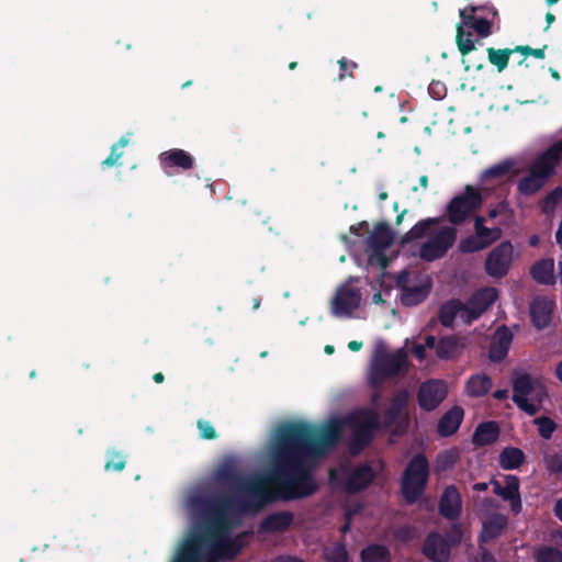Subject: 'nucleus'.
<instances>
[{"mask_svg":"<svg viewBox=\"0 0 562 562\" xmlns=\"http://www.w3.org/2000/svg\"><path fill=\"white\" fill-rule=\"evenodd\" d=\"M341 437L337 425L317 428L310 423L293 420L276 431L271 450V469L265 476L244 477L233 465L224 464L215 472L220 484L243 494L245 508L259 509L276 499V487L284 501L306 498L318 490L314 476V460L331 450Z\"/></svg>","mask_w":562,"mask_h":562,"instance_id":"nucleus-1","label":"nucleus"},{"mask_svg":"<svg viewBox=\"0 0 562 562\" xmlns=\"http://www.w3.org/2000/svg\"><path fill=\"white\" fill-rule=\"evenodd\" d=\"M232 531H214L207 535H189L177 548V551L184 554V559H192L195 562H218L232 561L243 550L246 532L235 537Z\"/></svg>","mask_w":562,"mask_h":562,"instance_id":"nucleus-2","label":"nucleus"},{"mask_svg":"<svg viewBox=\"0 0 562 562\" xmlns=\"http://www.w3.org/2000/svg\"><path fill=\"white\" fill-rule=\"evenodd\" d=\"M193 504L203 513L204 517L190 535L233 531L235 524L228 514V509L234 504L232 497L195 498Z\"/></svg>","mask_w":562,"mask_h":562,"instance_id":"nucleus-3","label":"nucleus"},{"mask_svg":"<svg viewBox=\"0 0 562 562\" xmlns=\"http://www.w3.org/2000/svg\"><path fill=\"white\" fill-rule=\"evenodd\" d=\"M430 475V467L424 453H416L408 461L401 477V494L404 501L415 504L425 493Z\"/></svg>","mask_w":562,"mask_h":562,"instance_id":"nucleus-4","label":"nucleus"},{"mask_svg":"<svg viewBox=\"0 0 562 562\" xmlns=\"http://www.w3.org/2000/svg\"><path fill=\"white\" fill-rule=\"evenodd\" d=\"M559 162L546 149L538 155L528 168V173L517 182V192L524 196H531L541 191L555 175Z\"/></svg>","mask_w":562,"mask_h":562,"instance_id":"nucleus-5","label":"nucleus"},{"mask_svg":"<svg viewBox=\"0 0 562 562\" xmlns=\"http://www.w3.org/2000/svg\"><path fill=\"white\" fill-rule=\"evenodd\" d=\"M484 198L479 189L471 184L463 192L453 196L446 206V216L450 224L462 225L472 214L481 209Z\"/></svg>","mask_w":562,"mask_h":562,"instance_id":"nucleus-6","label":"nucleus"},{"mask_svg":"<svg viewBox=\"0 0 562 562\" xmlns=\"http://www.w3.org/2000/svg\"><path fill=\"white\" fill-rule=\"evenodd\" d=\"M352 428L351 451H360L373 440L374 431L379 427V416L375 412L363 411L349 419Z\"/></svg>","mask_w":562,"mask_h":562,"instance_id":"nucleus-7","label":"nucleus"},{"mask_svg":"<svg viewBox=\"0 0 562 562\" xmlns=\"http://www.w3.org/2000/svg\"><path fill=\"white\" fill-rule=\"evenodd\" d=\"M540 385V380L532 378L529 373L515 372L512 378L513 402L517 407L529 416H535L539 412L537 404L530 403L528 396Z\"/></svg>","mask_w":562,"mask_h":562,"instance_id":"nucleus-8","label":"nucleus"},{"mask_svg":"<svg viewBox=\"0 0 562 562\" xmlns=\"http://www.w3.org/2000/svg\"><path fill=\"white\" fill-rule=\"evenodd\" d=\"M457 235L458 231L454 226H443L420 246V259L431 262L445 257L448 250L456 243Z\"/></svg>","mask_w":562,"mask_h":562,"instance_id":"nucleus-9","label":"nucleus"},{"mask_svg":"<svg viewBox=\"0 0 562 562\" xmlns=\"http://www.w3.org/2000/svg\"><path fill=\"white\" fill-rule=\"evenodd\" d=\"M452 530L458 537L456 540L437 531L429 532L424 540L423 554L432 562H447L450 558L451 544L457 543L461 538L459 525H454Z\"/></svg>","mask_w":562,"mask_h":562,"instance_id":"nucleus-10","label":"nucleus"},{"mask_svg":"<svg viewBox=\"0 0 562 562\" xmlns=\"http://www.w3.org/2000/svg\"><path fill=\"white\" fill-rule=\"evenodd\" d=\"M448 385L443 380L429 379L419 385L417 402L422 411H435L447 397Z\"/></svg>","mask_w":562,"mask_h":562,"instance_id":"nucleus-11","label":"nucleus"},{"mask_svg":"<svg viewBox=\"0 0 562 562\" xmlns=\"http://www.w3.org/2000/svg\"><path fill=\"white\" fill-rule=\"evenodd\" d=\"M498 291L493 286L476 290L464 303L463 322L471 324L480 318L497 300Z\"/></svg>","mask_w":562,"mask_h":562,"instance_id":"nucleus-12","label":"nucleus"},{"mask_svg":"<svg viewBox=\"0 0 562 562\" xmlns=\"http://www.w3.org/2000/svg\"><path fill=\"white\" fill-rule=\"evenodd\" d=\"M514 248L510 241H502L486 257L485 271L490 277L503 278L510 268Z\"/></svg>","mask_w":562,"mask_h":562,"instance_id":"nucleus-13","label":"nucleus"},{"mask_svg":"<svg viewBox=\"0 0 562 562\" xmlns=\"http://www.w3.org/2000/svg\"><path fill=\"white\" fill-rule=\"evenodd\" d=\"M504 483L502 485L495 477L491 479L490 484L493 486V493L501 497L503 501L508 502L510 510L514 515H518L522 510V502L520 496V480L517 475H504Z\"/></svg>","mask_w":562,"mask_h":562,"instance_id":"nucleus-14","label":"nucleus"},{"mask_svg":"<svg viewBox=\"0 0 562 562\" xmlns=\"http://www.w3.org/2000/svg\"><path fill=\"white\" fill-rule=\"evenodd\" d=\"M407 368V353L404 348L394 352L383 353L375 358L373 373L381 380L396 376Z\"/></svg>","mask_w":562,"mask_h":562,"instance_id":"nucleus-15","label":"nucleus"},{"mask_svg":"<svg viewBox=\"0 0 562 562\" xmlns=\"http://www.w3.org/2000/svg\"><path fill=\"white\" fill-rule=\"evenodd\" d=\"M160 167L166 175L171 176L172 170L188 171L194 167V157L181 148L162 151L158 156Z\"/></svg>","mask_w":562,"mask_h":562,"instance_id":"nucleus-16","label":"nucleus"},{"mask_svg":"<svg viewBox=\"0 0 562 562\" xmlns=\"http://www.w3.org/2000/svg\"><path fill=\"white\" fill-rule=\"evenodd\" d=\"M555 308V302L543 295L533 297L530 303V318L537 329H544L552 319V313Z\"/></svg>","mask_w":562,"mask_h":562,"instance_id":"nucleus-17","label":"nucleus"},{"mask_svg":"<svg viewBox=\"0 0 562 562\" xmlns=\"http://www.w3.org/2000/svg\"><path fill=\"white\" fill-rule=\"evenodd\" d=\"M439 514L448 519L456 520L462 512L461 494L456 485H448L439 499Z\"/></svg>","mask_w":562,"mask_h":562,"instance_id":"nucleus-18","label":"nucleus"},{"mask_svg":"<svg viewBox=\"0 0 562 562\" xmlns=\"http://www.w3.org/2000/svg\"><path fill=\"white\" fill-rule=\"evenodd\" d=\"M361 302V294L358 289L342 286L337 290L333 299V314L350 315L357 310Z\"/></svg>","mask_w":562,"mask_h":562,"instance_id":"nucleus-19","label":"nucleus"},{"mask_svg":"<svg viewBox=\"0 0 562 562\" xmlns=\"http://www.w3.org/2000/svg\"><path fill=\"white\" fill-rule=\"evenodd\" d=\"M376 473L370 464H359L348 474L345 482V490L349 494L359 493L366 490L373 482Z\"/></svg>","mask_w":562,"mask_h":562,"instance_id":"nucleus-20","label":"nucleus"},{"mask_svg":"<svg viewBox=\"0 0 562 562\" xmlns=\"http://www.w3.org/2000/svg\"><path fill=\"white\" fill-rule=\"evenodd\" d=\"M513 338V333L506 325L496 329L488 349L491 361L498 363L507 357Z\"/></svg>","mask_w":562,"mask_h":562,"instance_id":"nucleus-21","label":"nucleus"},{"mask_svg":"<svg viewBox=\"0 0 562 562\" xmlns=\"http://www.w3.org/2000/svg\"><path fill=\"white\" fill-rule=\"evenodd\" d=\"M294 521V515L291 512H276L267 515L259 524L261 533L283 532L288 530Z\"/></svg>","mask_w":562,"mask_h":562,"instance_id":"nucleus-22","label":"nucleus"},{"mask_svg":"<svg viewBox=\"0 0 562 562\" xmlns=\"http://www.w3.org/2000/svg\"><path fill=\"white\" fill-rule=\"evenodd\" d=\"M464 411L461 406H453L448 409L439 419L437 432L441 437H450L456 434L463 420Z\"/></svg>","mask_w":562,"mask_h":562,"instance_id":"nucleus-23","label":"nucleus"},{"mask_svg":"<svg viewBox=\"0 0 562 562\" xmlns=\"http://www.w3.org/2000/svg\"><path fill=\"white\" fill-rule=\"evenodd\" d=\"M394 237L395 234L390 225L385 222H379L367 239L368 249L386 250L392 246Z\"/></svg>","mask_w":562,"mask_h":562,"instance_id":"nucleus-24","label":"nucleus"},{"mask_svg":"<svg viewBox=\"0 0 562 562\" xmlns=\"http://www.w3.org/2000/svg\"><path fill=\"white\" fill-rule=\"evenodd\" d=\"M508 518L503 514H493L484 522L479 536L480 542H488L498 538L507 528Z\"/></svg>","mask_w":562,"mask_h":562,"instance_id":"nucleus-25","label":"nucleus"},{"mask_svg":"<svg viewBox=\"0 0 562 562\" xmlns=\"http://www.w3.org/2000/svg\"><path fill=\"white\" fill-rule=\"evenodd\" d=\"M463 348L461 339L456 335H447L438 340L436 346V357L439 360H452L457 359Z\"/></svg>","mask_w":562,"mask_h":562,"instance_id":"nucleus-26","label":"nucleus"},{"mask_svg":"<svg viewBox=\"0 0 562 562\" xmlns=\"http://www.w3.org/2000/svg\"><path fill=\"white\" fill-rule=\"evenodd\" d=\"M530 276L539 284H554V260L552 258L537 260L530 267Z\"/></svg>","mask_w":562,"mask_h":562,"instance_id":"nucleus-27","label":"nucleus"},{"mask_svg":"<svg viewBox=\"0 0 562 562\" xmlns=\"http://www.w3.org/2000/svg\"><path fill=\"white\" fill-rule=\"evenodd\" d=\"M409 395L406 390L398 391L391 400L389 408L383 413V424L392 426L408 404Z\"/></svg>","mask_w":562,"mask_h":562,"instance_id":"nucleus-28","label":"nucleus"},{"mask_svg":"<svg viewBox=\"0 0 562 562\" xmlns=\"http://www.w3.org/2000/svg\"><path fill=\"white\" fill-rule=\"evenodd\" d=\"M499 437V427L496 422L481 423L473 434L472 441L475 446L483 447L494 443Z\"/></svg>","mask_w":562,"mask_h":562,"instance_id":"nucleus-29","label":"nucleus"},{"mask_svg":"<svg viewBox=\"0 0 562 562\" xmlns=\"http://www.w3.org/2000/svg\"><path fill=\"white\" fill-rule=\"evenodd\" d=\"M464 303L458 299H452L445 302L438 312V318L443 327L450 328L453 325L456 316L460 314L463 319L464 315Z\"/></svg>","mask_w":562,"mask_h":562,"instance_id":"nucleus-30","label":"nucleus"},{"mask_svg":"<svg viewBox=\"0 0 562 562\" xmlns=\"http://www.w3.org/2000/svg\"><path fill=\"white\" fill-rule=\"evenodd\" d=\"M441 217H427L417 222L407 233H405L400 240L402 246H405L413 240L425 237L428 231L440 224Z\"/></svg>","mask_w":562,"mask_h":562,"instance_id":"nucleus-31","label":"nucleus"},{"mask_svg":"<svg viewBox=\"0 0 562 562\" xmlns=\"http://www.w3.org/2000/svg\"><path fill=\"white\" fill-rule=\"evenodd\" d=\"M526 461L524 451L516 447H505L498 457V464L503 470L519 469Z\"/></svg>","mask_w":562,"mask_h":562,"instance_id":"nucleus-32","label":"nucleus"},{"mask_svg":"<svg viewBox=\"0 0 562 562\" xmlns=\"http://www.w3.org/2000/svg\"><path fill=\"white\" fill-rule=\"evenodd\" d=\"M493 386L492 379L485 373L473 374L467 381V393L471 397H482L486 395Z\"/></svg>","mask_w":562,"mask_h":562,"instance_id":"nucleus-33","label":"nucleus"},{"mask_svg":"<svg viewBox=\"0 0 562 562\" xmlns=\"http://www.w3.org/2000/svg\"><path fill=\"white\" fill-rule=\"evenodd\" d=\"M462 24L473 29L480 37H487L492 34V23L486 18L468 14L467 9L460 11Z\"/></svg>","mask_w":562,"mask_h":562,"instance_id":"nucleus-34","label":"nucleus"},{"mask_svg":"<svg viewBox=\"0 0 562 562\" xmlns=\"http://www.w3.org/2000/svg\"><path fill=\"white\" fill-rule=\"evenodd\" d=\"M513 159H505L498 164L484 169L480 176L481 182L496 181L504 179L514 168Z\"/></svg>","mask_w":562,"mask_h":562,"instance_id":"nucleus-35","label":"nucleus"},{"mask_svg":"<svg viewBox=\"0 0 562 562\" xmlns=\"http://www.w3.org/2000/svg\"><path fill=\"white\" fill-rule=\"evenodd\" d=\"M360 558L361 562H391L392 555L387 547L372 543L361 550Z\"/></svg>","mask_w":562,"mask_h":562,"instance_id":"nucleus-36","label":"nucleus"},{"mask_svg":"<svg viewBox=\"0 0 562 562\" xmlns=\"http://www.w3.org/2000/svg\"><path fill=\"white\" fill-rule=\"evenodd\" d=\"M429 294L426 285L404 286L401 293V302L405 306H416L424 302Z\"/></svg>","mask_w":562,"mask_h":562,"instance_id":"nucleus-37","label":"nucleus"},{"mask_svg":"<svg viewBox=\"0 0 562 562\" xmlns=\"http://www.w3.org/2000/svg\"><path fill=\"white\" fill-rule=\"evenodd\" d=\"M485 218L483 216H475L474 218V233L483 243H488V247L498 240L502 236V229L499 227H486L484 225Z\"/></svg>","mask_w":562,"mask_h":562,"instance_id":"nucleus-38","label":"nucleus"},{"mask_svg":"<svg viewBox=\"0 0 562 562\" xmlns=\"http://www.w3.org/2000/svg\"><path fill=\"white\" fill-rule=\"evenodd\" d=\"M462 25V22L457 25L456 43L462 57H465L468 54L475 49V44L472 41V33L465 32ZM462 63L465 65L464 69L468 71L470 69V65L467 64L464 58H462Z\"/></svg>","mask_w":562,"mask_h":562,"instance_id":"nucleus-39","label":"nucleus"},{"mask_svg":"<svg viewBox=\"0 0 562 562\" xmlns=\"http://www.w3.org/2000/svg\"><path fill=\"white\" fill-rule=\"evenodd\" d=\"M486 53L488 61L496 67L498 72H502L507 68L513 50L512 48L496 49L488 47Z\"/></svg>","mask_w":562,"mask_h":562,"instance_id":"nucleus-40","label":"nucleus"},{"mask_svg":"<svg viewBox=\"0 0 562 562\" xmlns=\"http://www.w3.org/2000/svg\"><path fill=\"white\" fill-rule=\"evenodd\" d=\"M105 456L104 470L106 472H121L125 469L126 456L122 451L112 448L106 451Z\"/></svg>","mask_w":562,"mask_h":562,"instance_id":"nucleus-41","label":"nucleus"},{"mask_svg":"<svg viewBox=\"0 0 562 562\" xmlns=\"http://www.w3.org/2000/svg\"><path fill=\"white\" fill-rule=\"evenodd\" d=\"M561 200L562 187H557L547 193V195L540 201L539 206L541 212L546 215L552 214Z\"/></svg>","mask_w":562,"mask_h":562,"instance_id":"nucleus-42","label":"nucleus"},{"mask_svg":"<svg viewBox=\"0 0 562 562\" xmlns=\"http://www.w3.org/2000/svg\"><path fill=\"white\" fill-rule=\"evenodd\" d=\"M323 554L326 562H349V553L344 543H336L325 548Z\"/></svg>","mask_w":562,"mask_h":562,"instance_id":"nucleus-43","label":"nucleus"},{"mask_svg":"<svg viewBox=\"0 0 562 562\" xmlns=\"http://www.w3.org/2000/svg\"><path fill=\"white\" fill-rule=\"evenodd\" d=\"M536 562H562V551L551 546H542L535 553Z\"/></svg>","mask_w":562,"mask_h":562,"instance_id":"nucleus-44","label":"nucleus"},{"mask_svg":"<svg viewBox=\"0 0 562 562\" xmlns=\"http://www.w3.org/2000/svg\"><path fill=\"white\" fill-rule=\"evenodd\" d=\"M488 247V243H483L477 238V236L474 234L472 236H468L465 238H462L459 241L458 249L459 251L463 254H473L480 250H483Z\"/></svg>","mask_w":562,"mask_h":562,"instance_id":"nucleus-45","label":"nucleus"},{"mask_svg":"<svg viewBox=\"0 0 562 562\" xmlns=\"http://www.w3.org/2000/svg\"><path fill=\"white\" fill-rule=\"evenodd\" d=\"M457 460H458V456L453 451L447 450V451L440 452L437 456L436 461H435L436 472L441 473V472H445V471L453 468Z\"/></svg>","mask_w":562,"mask_h":562,"instance_id":"nucleus-46","label":"nucleus"},{"mask_svg":"<svg viewBox=\"0 0 562 562\" xmlns=\"http://www.w3.org/2000/svg\"><path fill=\"white\" fill-rule=\"evenodd\" d=\"M533 423L538 426V432L541 438L546 440L551 439L557 429V424L550 417H537Z\"/></svg>","mask_w":562,"mask_h":562,"instance_id":"nucleus-47","label":"nucleus"},{"mask_svg":"<svg viewBox=\"0 0 562 562\" xmlns=\"http://www.w3.org/2000/svg\"><path fill=\"white\" fill-rule=\"evenodd\" d=\"M369 258L368 261L370 265L379 266L382 269H386L390 265V259L385 255V250H379V249H369Z\"/></svg>","mask_w":562,"mask_h":562,"instance_id":"nucleus-48","label":"nucleus"},{"mask_svg":"<svg viewBox=\"0 0 562 562\" xmlns=\"http://www.w3.org/2000/svg\"><path fill=\"white\" fill-rule=\"evenodd\" d=\"M546 468L550 473H562V452L553 453L544 457Z\"/></svg>","mask_w":562,"mask_h":562,"instance_id":"nucleus-49","label":"nucleus"},{"mask_svg":"<svg viewBox=\"0 0 562 562\" xmlns=\"http://www.w3.org/2000/svg\"><path fill=\"white\" fill-rule=\"evenodd\" d=\"M196 426H198L201 438L207 439V440H213V439L217 438V434L210 422L204 420V419H199Z\"/></svg>","mask_w":562,"mask_h":562,"instance_id":"nucleus-50","label":"nucleus"},{"mask_svg":"<svg viewBox=\"0 0 562 562\" xmlns=\"http://www.w3.org/2000/svg\"><path fill=\"white\" fill-rule=\"evenodd\" d=\"M123 156V151H120L117 145L111 147L110 155L101 162L103 168H110L114 166L119 159Z\"/></svg>","mask_w":562,"mask_h":562,"instance_id":"nucleus-51","label":"nucleus"},{"mask_svg":"<svg viewBox=\"0 0 562 562\" xmlns=\"http://www.w3.org/2000/svg\"><path fill=\"white\" fill-rule=\"evenodd\" d=\"M429 94L440 100L446 95L447 89L446 86L440 81H432L428 87Z\"/></svg>","mask_w":562,"mask_h":562,"instance_id":"nucleus-52","label":"nucleus"},{"mask_svg":"<svg viewBox=\"0 0 562 562\" xmlns=\"http://www.w3.org/2000/svg\"><path fill=\"white\" fill-rule=\"evenodd\" d=\"M467 9V13L468 14H473L475 15V13L477 11H483V12H486L487 14H491L493 18H495L497 15V10L491 5V7H487V5H469L465 8Z\"/></svg>","mask_w":562,"mask_h":562,"instance_id":"nucleus-53","label":"nucleus"},{"mask_svg":"<svg viewBox=\"0 0 562 562\" xmlns=\"http://www.w3.org/2000/svg\"><path fill=\"white\" fill-rule=\"evenodd\" d=\"M559 164L562 160V138L547 148Z\"/></svg>","mask_w":562,"mask_h":562,"instance_id":"nucleus-54","label":"nucleus"},{"mask_svg":"<svg viewBox=\"0 0 562 562\" xmlns=\"http://www.w3.org/2000/svg\"><path fill=\"white\" fill-rule=\"evenodd\" d=\"M338 65H339V68L341 70V74L339 75V79H342L345 77V71L347 69H349V67H351L353 69L358 67L357 63H355V61H350L349 63L346 57L340 58L338 60Z\"/></svg>","mask_w":562,"mask_h":562,"instance_id":"nucleus-55","label":"nucleus"},{"mask_svg":"<svg viewBox=\"0 0 562 562\" xmlns=\"http://www.w3.org/2000/svg\"><path fill=\"white\" fill-rule=\"evenodd\" d=\"M477 562H496V559L486 548H480Z\"/></svg>","mask_w":562,"mask_h":562,"instance_id":"nucleus-56","label":"nucleus"},{"mask_svg":"<svg viewBox=\"0 0 562 562\" xmlns=\"http://www.w3.org/2000/svg\"><path fill=\"white\" fill-rule=\"evenodd\" d=\"M533 395H535V401L538 403V406L542 404V402L544 401V398L548 397V393L546 391V387L542 385V383L540 382V385L537 387L536 391H533Z\"/></svg>","mask_w":562,"mask_h":562,"instance_id":"nucleus-57","label":"nucleus"},{"mask_svg":"<svg viewBox=\"0 0 562 562\" xmlns=\"http://www.w3.org/2000/svg\"><path fill=\"white\" fill-rule=\"evenodd\" d=\"M426 349L424 345H415L412 348V352L419 361H424L426 359Z\"/></svg>","mask_w":562,"mask_h":562,"instance_id":"nucleus-58","label":"nucleus"},{"mask_svg":"<svg viewBox=\"0 0 562 562\" xmlns=\"http://www.w3.org/2000/svg\"><path fill=\"white\" fill-rule=\"evenodd\" d=\"M270 562H304L302 559L291 555H278L272 559Z\"/></svg>","mask_w":562,"mask_h":562,"instance_id":"nucleus-59","label":"nucleus"},{"mask_svg":"<svg viewBox=\"0 0 562 562\" xmlns=\"http://www.w3.org/2000/svg\"><path fill=\"white\" fill-rule=\"evenodd\" d=\"M547 48H548V45H543L541 48H532L531 47L530 56H533L538 59H544Z\"/></svg>","mask_w":562,"mask_h":562,"instance_id":"nucleus-60","label":"nucleus"},{"mask_svg":"<svg viewBox=\"0 0 562 562\" xmlns=\"http://www.w3.org/2000/svg\"><path fill=\"white\" fill-rule=\"evenodd\" d=\"M513 53H520L524 56H530L531 47L528 45H518L515 48H512Z\"/></svg>","mask_w":562,"mask_h":562,"instance_id":"nucleus-61","label":"nucleus"},{"mask_svg":"<svg viewBox=\"0 0 562 562\" xmlns=\"http://www.w3.org/2000/svg\"><path fill=\"white\" fill-rule=\"evenodd\" d=\"M437 344H438V340L436 339L435 336L428 335V336L425 337L424 346H426V348L435 349L436 350Z\"/></svg>","mask_w":562,"mask_h":562,"instance_id":"nucleus-62","label":"nucleus"},{"mask_svg":"<svg viewBox=\"0 0 562 562\" xmlns=\"http://www.w3.org/2000/svg\"><path fill=\"white\" fill-rule=\"evenodd\" d=\"M553 514L559 520L562 521V497L555 502L553 507Z\"/></svg>","mask_w":562,"mask_h":562,"instance_id":"nucleus-63","label":"nucleus"},{"mask_svg":"<svg viewBox=\"0 0 562 562\" xmlns=\"http://www.w3.org/2000/svg\"><path fill=\"white\" fill-rule=\"evenodd\" d=\"M493 397L497 401H503V400H506L508 397V390L506 389H503V390H496L494 393H493Z\"/></svg>","mask_w":562,"mask_h":562,"instance_id":"nucleus-64","label":"nucleus"}]
</instances>
